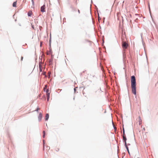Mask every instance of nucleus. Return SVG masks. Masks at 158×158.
<instances>
[{
  "label": "nucleus",
  "mask_w": 158,
  "mask_h": 158,
  "mask_svg": "<svg viewBox=\"0 0 158 158\" xmlns=\"http://www.w3.org/2000/svg\"><path fill=\"white\" fill-rule=\"evenodd\" d=\"M43 145L44 146V143H45L44 140H43Z\"/></svg>",
  "instance_id": "nucleus-36"
},
{
  "label": "nucleus",
  "mask_w": 158,
  "mask_h": 158,
  "mask_svg": "<svg viewBox=\"0 0 158 158\" xmlns=\"http://www.w3.org/2000/svg\"><path fill=\"white\" fill-rule=\"evenodd\" d=\"M113 127H114V130H115V129H116V127H114V125H113Z\"/></svg>",
  "instance_id": "nucleus-33"
},
{
  "label": "nucleus",
  "mask_w": 158,
  "mask_h": 158,
  "mask_svg": "<svg viewBox=\"0 0 158 158\" xmlns=\"http://www.w3.org/2000/svg\"><path fill=\"white\" fill-rule=\"evenodd\" d=\"M123 143H124L125 146H126L127 145V143L126 142V140H127V138L126 135H124V136H123Z\"/></svg>",
  "instance_id": "nucleus-3"
},
{
  "label": "nucleus",
  "mask_w": 158,
  "mask_h": 158,
  "mask_svg": "<svg viewBox=\"0 0 158 158\" xmlns=\"http://www.w3.org/2000/svg\"><path fill=\"white\" fill-rule=\"evenodd\" d=\"M41 62H39V69H40V68H42V66H41Z\"/></svg>",
  "instance_id": "nucleus-17"
},
{
  "label": "nucleus",
  "mask_w": 158,
  "mask_h": 158,
  "mask_svg": "<svg viewBox=\"0 0 158 158\" xmlns=\"http://www.w3.org/2000/svg\"><path fill=\"white\" fill-rule=\"evenodd\" d=\"M136 81L135 77L132 75L131 77V85L132 93L136 95Z\"/></svg>",
  "instance_id": "nucleus-1"
},
{
  "label": "nucleus",
  "mask_w": 158,
  "mask_h": 158,
  "mask_svg": "<svg viewBox=\"0 0 158 158\" xmlns=\"http://www.w3.org/2000/svg\"><path fill=\"white\" fill-rule=\"evenodd\" d=\"M86 41H87V42H88V41H89V40H86Z\"/></svg>",
  "instance_id": "nucleus-42"
},
{
  "label": "nucleus",
  "mask_w": 158,
  "mask_h": 158,
  "mask_svg": "<svg viewBox=\"0 0 158 158\" xmlns=\"http://www.w3.org/2000/svg\"><path fill=\"white\" fill-rule=\"evenodd\" d=\"M39 69V71H40V72H42V68H40V69Z\"/></svg>",
  "instance_id": "nucleus-28"
},
{
  "label": "nucleus",
  "mask_w": 158,
  "mask_h": 158,
  "mask_svg": "<svg viewBox=\"0 0 158 158\" xmlns=\"http://www.w3.org/2000/svg\"><path fill=\"white\" fill-rule=\"evenodd\" d=\"M104 43V41L103 40H102V44H103Z\"/></svg>",
  "instance_id": "nucleus-37"
},
{
  "label": "nucleus",
  "mask_w": 158,
  "mask_h": 158,
  "mask_svg": "<svg viewBox=\"0 0 158 158\" xmlns=\"http://www.w3.org/2000/svg\"><path fill=\"white\" fill-rule=\"evenodd\" d=\"M124 135H126L125 134V132L123 133V135H122V136H124Z\"/></svg>",
  "instance_id": "nucleus-32"
},
{
  "label": "nucleus",
  "mask_w": 158,
  "mask_h": 158,
  "mask_svg": "<svg viewBox=\"0 0 158 158\" xmlns=\"http://www.w3.org/2000/svg\"><path fill=\"white\" fill-rule=\"evenodd\" d=\"M42 42L41 41L40 42V47H41L42 46Z\"/></svg>",
  "instance_id": "nucleus-30"
},
{
  "label": "nucleus",
  "mask_w": 158,
  "mask_h": 158,
  "mask_svg": "<svg viewBox=\"0 0 158 158\" xmlns=\"http://www.w3.org/2000/svg\"><path fill=\"white\" fill-rule=\"evenodd\" d=\"M122 47L123 48H127L128 47V44L125 42H123L122 43Z\"/></svg>",
  "instance_id": "nucleus-2"
},
{
  "label": "nucleus",
  "mask_w": 158,
  "mask_h": 158,
  "mask_svg": "<svg viewBox=\"0 0 158 158\" xmlns=\"http://www.w3.org/2000/svg\"><path fill=\"white\" fill-rule=\"evenodd\" d=\"M16 5H17V1L14 2H13L12 4V6L13 7H16Z\"/></svg>",
  "instance_id": "nucleus-9"
},
{
  "label": "nucleus",
  "mask_w": 158,
  "mask_h": 158,
  "mask_svg": "<svg viewBox=\"0 0 158 158\" xmlns=\"http://www.w3.org/2000/svg\"><path fill=\"white\" fill-rule=\"evenodd\" d=\"M125 147H126V148L127 151V152L129 154V155H130V152L129 150V148L128 146H127V145L126 146H125Z\"/></svg>",
  "instance_id": "nucleus-10"
},
{
  "label": "nucleus",
  "mask_w": 158,
  "mask_h": 158,
  "mask_svg": "<svg viewBox=\"0 0 158 158\" xmlns=\"http://www.w3.org/2000/svg\"><path fill=\"white\" fill-rule=\"evenodd\" d=\"M39 110V108L38 107H37V108H36V109L35 110V111H36L38 112V111Z\"/></svg>",
  "instance_id": "nucleus-25"
},
{
  "label": "nucleus",
  "mask_w": 158,
  "mask_h": 158,
  "mask_svg": "<svg viewBox=\"0 0 158 158\" xmlns=\"http://www.w3.org/2000/svg\"><path fill=\"white\" fill-rule=\"evenodd\" d=\"M92 0H91V2L92 3Z\"/></svg>",
  "instance_id": "nucleus-46"
},
{
  "label": "nucleus",
  "mask_w": 158,
  "mask_h": 158,
  "mask_svg": "<svg viewBox=\"0 0 158 158\" xmlns=\"http://www.w3.org/2000/svg\"><path fill=\"white\" fill-rule=\"evenodd\" d=\"M148 8H149V11L150 13V14H151V11H150V7L149 3H148Z\"/></svg>",
  "instance_id": "nucleus-23"
},
{
  "label": "nucleus",
  "mask_w": 158,
  "mask_h": 158,
  "mask_svg": "<svg viewBox=\"0 0 158 158\" xmlns=\"http://www.w3.org/2000/svg\"><path fill=\"white\" fill-rule=\"evenodd\" d=\"M47 87H48V85H45V87L44 88V92L45 91V89H47Z\"/></svg>",
  "instance_id": "nucleus-18"
},
{
  "label": "nucleus",
  "mask_w": 158,
  "mask_h": 158,
  "mask_svg": "<svg viewBox=\"0 0 158 158\" xmlns=\"http://www.w3.org/2000/svg\"><path fill=\"white\" fill-rule=\"evenodd\" d=\"M51 58H52L51 59H52L53 60V56L52 55H51Z\"/></svg>",
  "instance_id": "nucleus-31"
},
{
  "label": "nucleus",
  "mask_w": 158,
  "mask_h": 158,
  "mask_svg": "<svg viewBox=\"0 0 158 158\" xmlns=\"http://www.w3.org/2000/svg\"><path fill=\"white\" fill-rule=\"evenodd\" d=\"M126 56L125 52H123V60H125V59L126 58Z\"/></svg>",
  "instance_id": "nucleus-12"
},
{
  "label": "nucleus",
  "mask_w": 158,
  "mask_h": 158,
  "mask_svg": "<svg viewBox=\"0 0 158 158\" xmlns=\"http://www.w3.org/2000/svg\"><path fill=\"white\" fill-rule=\"evenodd\" d=\"M32 11L31 10L29 11L27 13V15L28 17H31L32 15Z\"/></svg>",
  "instance_id": "nucleus-8"
},
{
  "label": "nucleus",
  "mask_w": 158,
  "mask_h": 158,
  "mask_svg": "<svg viewBox=\"0 0 158 158\" xmlns=\"http://www.w3.org/2000/svg\"><path fill=\"white\" fill-rule=\"evenodd\" d=\"M42 113L41 112L39 114V115L38 116V121L39 122H40V121H41L42 118Z\"/></svg>",
  "instance_id": "nucleus-5"
},
{
  "label": "nucleus",
  "mask_w": 158,
  "mask_h": 158,
  "mask_svg": "<svg viewBox=\"0 0 158 158\" xmlns=\"http://www.w3.org/2000/svg\"><path fill=\"white\" fill-rule=\"evenodd\" d=\"M47 101H48L49 100V98H50V93H48L47 94Z\"/></svg>",
  "instance_id": "nucleus-13"
},
{
  "label": "nucleus",
  "mask_w": 158,
  "mask_h": 158,
  "mask_svg": "<svg viewBox=\"0 0 158 158\" xmlns=\"http://www.w3.org/2000/svg\"><path fill=\"white\" fill-rule=\"evenodd\" d=\"M80 75L81 76L82 75V73H80Z\"/></svg>",
  "instance_id": "nucleus-41"
},
{
  "label": "nucleus",
  "mask_w": 158,
  "mask_h": 158,
  "mask_svg": "<svg viewBox=\"0 0 158 158\" xmlns=\"http://www.w3.org/2000/svg\"><path fill=\"white\" fill-rule=\"evenodd\" d=\"M143 130H145V128H143Z\"/></svg>",
  "instance_id": "nucleus-43"
},
{
  "label": "nucleus",
  "mask_w": 158,
  "mask_h": 158,
  "mask_svg": "<svg viewBox=\"0 0 158 158\" xmlns=\"http://www.w3.org/2000/svg\"><path fill=\"white\" fill-rule=\"evenodd\" d=\"M57 150H56V151H58L59 150V148H57Z\"/></svg>",
  "instance_id": "nucleus-39"
},
{
  "label": "nucleus",
  "mask_w": 158,
  "mask_h": 158,
  "mask_svg": "<svg viewBox=\"0 0 158 158\" xmlns=\"http://www.w3.org/2000/svg\"><path fill=\"white\" fill-rule=\"evenodd\" d=\"M53 60L52 59H50L49 60V62L50 64H51L52 63Z\"/></svg>",
  "instance_id": "nucleus-19"
},
{
  "label": "nucleus",
  "mask_w": 158,
  "mask_h": 158,
  "mask_svg": "<svg viewBox=\"0 0 158 158\" xmlns=\"http://www.w3.org/2000/svg\"><path fill=\"white\" fill-rule=\"evenodd\" d=\"M49 118V115L47 113L46 114L45 117V120L46 121H47L48 119Z\"/></svg>",
  "instance_id": "nucleus-6"
},
{
  "label": "nucleus",
  "mask_w": 158,
  "mask_h": 158,
  "mask_svg": "<svg viewBox=\"0 0 158 158\" xmlns=\"http://www.w3.org/2000/svg\"><path fill=\"white\" fill-rule=\"evenodd\" d=\"M123 133H124V132H125V129H124V127H123Z\"/></svg>",
  "instance_id": "nucleus-22"
},
{
  "label": "nucleus",
  "mask_w": 158,
  "mask_h": 158,
  "mask_svg": "<svg viewBox=\"0 0 158 158\" xmlns=\"http://www.w3.org/2000/svg\"><path fill=\"white\" fill-rule=\"evenodd\" d=\"M46 126H47V123H46Z\"/></svg>",
  "instance_id": "nucleus-47"
},
{
  "label": "nucleus",
  "mask_w": 158,
  "mask_h": 158,
  "mask_svg": "<svg viewBox=\"0 0 158 158\" xmlns=\"http://www.w3.org/2000/svg\"><path fill=\"white\" fill-rule=\"evenodd\" d=\"M130 145H131V144L130 143H128L127 144V146H130Z\"/></svg>",
  "instance_id": "nucleus-34"
},
{
  "label": "nucleus",
  "mask_w": 158,
  "mask_h": 158,
  "mask_svg": "<svg viewBox=\"0 0 158 158\" xmlns=\"http://www.w3.org/2000/svg\"><path fill=\"white\" fill-rule=\"evenodd\" d=\"M48 148H49V149H50V147H48Z\"/></svg>",
  "instance_id": "nucleus-45"
},
{
  "label": "nucleus",
  "mask_w": 158,
  "mask_h": 158,
  "mask_svg": "<svg viewBox=\"0 0 158 158\" xmlns=\"http://www.w3.org/2000/svg\"><path fill=\"white\" fill-rule=\"evenodd\" d=\"M48 77L49 78L50 77V73L48 72Z\"/></svg>",
  "instance_id": "nucleus-26"
},
{
  "label": "nucleus",
  "mask_w": 158,
  "mask_h": 158,
  "mask_svg": "<svg viewBox=\"0 0 158 158\" xmlns=\"http://www.w3.org/2000/svg\"><path fill=\"white\" fill-rule=\"evenodd\" d=\"M135 15H137V14H135Z\"/></svg>",
  "instance_id": "nucleus-48"
},
{
  "label": "nucleus",
  "mask_w": 158,
  "mask_h": 158,
  "mask_svg": "<svg viewBox=\"0 0 158 158\" xmlns=\"http://www.w3.org/2000/svg\"><path fill=\"white\" fill-rule=\"evenodd\" d=\"M51 35H50V39H49V47L50 48H51Z\"/></svg>",
  "instance_id": "nucleus-14"
},
{
  "label": "nucleus",
  "mask_w": 158,
  "mask_h": 158,
  "mask_svg": "<svg viewBox=\"0 0 158 158\" xmlns=\"http://www.w3.org/2000/svg\"><path fill=\"white\" fill-rule=\"evenodd\" d=\"M71 8L73 11H77V9L72 6H71Z\"/></svg>",
  "instance_id": "nucleus-11"
},
{
  "label": "nucleus",
  "mask_w": 158,
  "mask_h": 158,
  "mask_svg": "<svg viewBox=\"0 0 158 158\" xmlns=\"http://www.w3.org/2000/svg\"><path fill=\"white\" fill-rule=\"evenodd\" d=\"M49 91V89H45V92H46V93H47V94L48 93H48V92Z\"/></svg>",
  "instance_id": "nucleus-21"
},
{
  "label": "nucleus",
  "mask_w": 158,
  "mask_h": 158,
  "mask_svg": "<svg viewBox=\"0 0 158 158\" xmlns=\"http://www.w3.org/2000/svg\"><path fill=\"white\" fill-rule=\"evenodd\" d=\"M98 19H99L100 17H99V14L98 13Z\"/></svg>",
  "instance_id": "nucleus-38"
},
{
  "label": "nucleus",
  "mask_w": 158,
  "mask_h": 158,
  "mask_svg": "<svg viewBox=\"0 0 158 158\" xmlns=\"http://www.w3.org/2000/svg\"><path fill=\"white\" fill-rule=\"evenodd\" d=\"M137 158H140L139 157H138Z\"/></svg>",
  "instance_id": "nucleus-50"
},
{
  "label": "nucleus",
  "mask_w": 158,
  "mask_h": 158,
  "mask_svg": "<svg viewBox=\"0 0 158 158\" xmlns=\"http://www.w3.org/2000/svg\"><path fill=\"white\" fill-rule=\"evenodd\" d=\"M138 118H139V125H140L141 124V122L142 121V120H141V117H140V116H139V117Z\"/></svg>",
  "instance_id": "nucleus-15"
},
{
  "label": "nucleus",
  "mask_w": 158,
  "mask_h": 158,
  "mask_svg": "<svg viewBox=\"0 0 158 158\" xmlns=\"http://www.w3.org/2000/svg\"><path fill=\"white\" fill-rule=\"evenodd\" d=\"M77 88V87H76V88H75L74 89V93H75L76 92V88Z\"/></svg>",
  "instance_id": "nucleus-24"
},
{
  "label": "nucleus",
  "mask_w": 158,
  "mask_h": 158,
  "mask_svg": "<svg viewBox=\"0 0 158 158\" xmlns=\"http://www.w3.org/2000/svg\"><path fill=\"white\" fill-rule=\"evenodd\" d=\"M49 51L47 53V55H49L50 54H52V51L51 49V48H49Z\"/></svg>",
  "instance_id": "nucleus-7"
},
{
  "label": "nucleus",
  "mask_w": 158,
  "mask_h": 158,
  "mask_svg": "<svg viewBox=\"0 0 158 158\" xmlns=\"http://www.w3.org/2000/svg\"><path fill=\"white\" fill-rule=\"evenodd\" d=\"M48 148H49V149H50V147H48Z\"/></svg>",
  "instance_id": "nucleus-44"
},
{
  "label": "nucleus",
  "mask_w": 158,
  "mask_h": 158,
  "mask_svg": "<svg viewBox=\"0 0 158 158\" xmlns=\"http://www.w3.org/2000/svg\"><path fill=\"white\" fill-rule=\"evenodd\" d=\"M23 57L22 56L21 57V61H22L23 60Z\"/></svg>",
  "instance_id": "nucleus-29"
},
{
  "label": "nucleus",
  "mask_w": 158,
  "mask_h": 158,
  "mask_svg": "<svg viewBox=\"0 0 158 158\" xmlns=\"http://www.w3.org/2000/svg\"><path fill=\"white\" fill-rule=\"evenodd\" d=\"M45 7L44 5L43 6H41L40 8V10L41 12H45Z\"/></svg>",
  "instance_id": "nucleus-4"
},
{
  "label": "nucleus",
  "mask_w": 158,
  "mask_h": 158,
  "mask_svg": "<svg viewBox=\"0 0 158 158\" xmlns=\"http://www.w3.org/2000/svg\"><path fill=\"white\" fill-rule=\"evenodd\" d=\"M57 150H56V151H58L59 150V148H57Z\"/></svg>",
  "instance_id": "nucleus-40"
},
{
  "label": "nucleus",
  "mask_w": 158,
  "mask_h": 158,
  "mask_svg": "<svg viewBox=\"0 0 158 158\" xmlns=\"http://www.w3.org/2000/svg\"><path fill=\"white\" fill-rule=\"evenodd\" d=\"M31 2H32V4L33 5H34V0H31Z\"/></svg>",
  "instance_id": "nucleus-27"
},
{
  "label": "nucleus",
  "mask_w": 158,
  "mask_h": 158,
  "mask_svg": "<svg viewBox=\"0 0 158 158\" xmlns=\"http://www.w3.org/2000/svg\"><path fill=\"white\" fill-rule=\"evenodd\" d=\"M42 74L43 75H44L45 76V77H47V76L46 75V72H44L42 73Z\"/></svg>",
  "instance_id": "nucleus-20"
},
{
  "label": "nucleus",
  "mask_w": 158,
  "mask_h": 158,
  "mask_svg": "<svg viewBox=\"0 0 158 158\" xmlns=\"http://www.w3.org/2000/svg\"><path fill=\"white\" fill-rule=\"evenodd\" d=\"M78 12L79 14H80V10L79 9H78Z\"/></svg>",
  "instance_id": "nucleus-35"
},
{
  "label": "nucleus",
  "mask_w": 158,
  "mask_h": 158,
  "mask_svg": "<svg viewBox=\"0 0 158 158\" xmlns=\"http://www.w3.org/2000/svg\"><path fill=\"white\" fill-rule=\"evenodd\" d=\"M43 138H44L45 137V134H46L45 132V131H43Z\"/></svg>",
  "instance_id": "nucleus-16"
},
{
  "label": "nucleus",
  "mask_w": 158,
  "mask_h": 158,
  "mask_svg": "<svg viewBox=\"0 0 158 158\" xmlns=\"http://www.w3.org/2000/svg\"><path fill=\"white\" fill-rule=\"evenodd\" d=\"M100 27V29H101V27Z\"/></svg>",
  "instance_id": "nucleus-49"
}]
</instances>
